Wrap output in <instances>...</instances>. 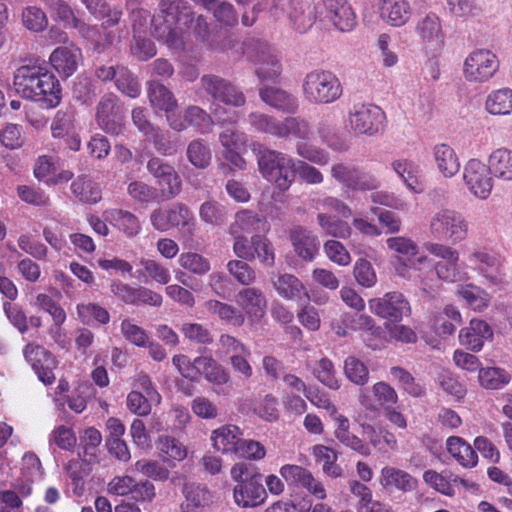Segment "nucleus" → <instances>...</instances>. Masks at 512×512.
<instances>
[{"label":"nucleus","mask_w":512,"mask_h":512,"mask_svg":"<svg viewBox=\"0 0 512 512\" xmlns=\"http://www.w3.org/2000/svg\"><path fill=\"white\" fill-rule=\"evenodd\" d=\"M189 22L193 24L195 34L206 39L209 25L202 15L195 19L183 0H162L159 11L151 19L152 34L169 47L179 49L183 46V27Z\"/></svg>","instance_id":"obj_1"},{"label":"nucleus","mask_w":512,"mask_h":512,"mask_svg":"<svg viewBox=\"0 0 512 512\" xmlns=\"http://www.w3.org/2000/svg\"><path fill=\"white\" fill-rule=\"evenodd\" d=\"M13 88L24 99L55 108L61 101V87L46 65L28 64L18 67L13 76Z\"/></svg>","instance_id":"obj_2"},{"label":"nucleus","mask_w":512,"mask_h":512,"mask_svg":"<svg viewBox=\"0 0 512 512\" xmlns=\"http://www.w3.org/2000/svg\"><path fill=\"white\" fill-rule=\"evenodd\" d=\"M252 151L257 157L259 171L279 189L287 190L294 181L296 160L287 154L253 143Z\"/></svg>","instance_id":"obj_3"},{"label":"nucleus","mask_w":512,"mask_h":512,"mask_svg":"<svg viewBox=\"0 0 512 512\" xmlns=\"http://www.w3.org/2000/svg\"><path fill=\"white\" fill-rule=\"evenodd\" d=\"M343 94L340 79L331 71L315 69L307 73L302 83V95L312 105L336 102Z\"/></svg>","instance_id":"obj_4"},{"label":"nucleus","mask_w":512,"mask_h":512,"mask_svg":"<svg viewBox=\"0 0 512 512\" xmlns=\"http://www.w3.org/2000/svg\"><path fill=\"white\" fill-rule=\"evenodd\" d=\"M248 122L257 132L286 139L290 136L296 139H310L312 134L309 122L301 117H286L282 120L261 112L248 115Z\"/></svg>","instance_id":"obj_5"},{"label":"nucleus","mask_w":512,"mask_h":512,"mask_svg":"<svg viewBox=\"0 0 512 512\" xmlns=\"http://www.w3.org/2000/svg\"><path fill=\"white\" fill-rule=\"evenodd\" d=\"M428 233L434 239L457 244L467 239L469 223L462 213L451 208H442L431 215Z\"/></svg>","instance_id":"obj_6"},{"label":"nucleus","mask_w":512,"mask_h":512,"mask_svg":"<svg viewBox=\"0 0 512 512\" xmlns=\"http://www.w3.org/2000/svg\"><path fill=\"white\" fill-rule=\"evenodd\" d=\"M150 222L153 228L160 232H167L176 228L184 239L194 236L196 220L193 212L183 203H175L167 208H156L150 213Z\"/></svg>","instance_id":"obj_7"},{"label":"nucleus","mask_w":512,"mask_h":512,"mask_svg":"<svg viewBox=\"0 0 512 512\" xmlns=\"http://www.w3.org/2000/svg\"><path fill=\"white\" fill-rule=\"evenodd\" d=\"M466 268H470L481 276L489 287L504 284L502 273L503 257L492 247L475 246L465 256Z\"/></svg>","instance_id":"obj_8"},{"label":"nucleus","mask_w":512,"mask_h":512,"mask_svg":"<svg viewBox=\"0 0 512 512\" xmlns=\"http://www.w3.org/2000/svg\"><path fill=\"white\" fill-rule=\"evenodd\" d=\"M424 248L429 254L439 259L433 265L438 279L447 283L469 279L468 272L460 263V253L456 248L441 242H426Z\"/></svg>","instance_id":"obj_9"},{"label":"nucleus","mask_w":512,"mask_h":512,"mask_svg":"<svg viewBox=\"0 0 512 512\" xmlns=\"http://www.w3.org/2000/svg\"><path fill=\"white\" fill-rule=\"evenodd\" d=\"M500 67L497 55L489 49L472 50L463 61L464 79L471 84H484L496 75Z\"/></svg>","instance_id":"obj_10"},{"label":"nucleus","mask_w":512,"mask_h":512,"mask_svg":"<svg viewBox=\"0 0 512 512\" xmlns=\"http://www.w3.org/2000/svg\"><path fill=\"white\" fill-rule=\"evenodd\" d=\"M332 178L351 191H370L380 187V180L371 172L349 162H338L331 166Z\"/></svg>","instance_id":"obj_11"},{"label":"nucleus","mask_w":512,"mask_h":512,"mask_svg":"<svg viewBox=\"0 0 512 512\" xmlns=\"http://www.w3.org/2000/svg\"><path fill=\"white\" fill-rule=\"evenodd\" d=\"M385 114L382 109L369 102H355L349 109L348 123L355 133L372 136L382 128Z\"/></svg>","instance_id":"obj_12"},{"label":"nucleus","mask_w":512,"mask_h":512,"mask_svg":"<svg viewBox=\"0 0 512 512\" xmlns=\"http://www.w3.org/2000/svg\"><path fill=\"white\" fill-rule=\"evenodd\" d=\"M273 9L284 12L293 29L299 33L307 32L317 19L314 0H276Z\"/></svg>","instance_id":"obj_13"},{"label":"nucleus","mask_w":512,"mask_h":512,"mask_svg":"<svg viewBox=\"0 0 512 512\" xmlns=\"http://www.w3.org/2000/svg\"><path fill=\"white\" fill-rule=\"evenodd\" d=\"M201 90L214 100L229 106L240 107L246 102L244 93L228 80L217 75H204L200 80Z\"/></svg>","instance_id":"obj_14"},{"label":"nucleus","mask_w":512,"mask_h":512,"mask_svg":"<svg viewBox=\"0 0 512 512\" xmlns=\"http://www.w3.org/2000/svg\"><path fill=\"white\" fill-rule=\"evenodd\" d=\"M463 181L468 191L480 200L487 199L493 189V178L487 166L478 159H470L463 167Z\"/></svg>","instance_id":"obj_15"},{"label":"nucleus","mask_w":512,"mask_h":512,"mask_svg":"<svg viewBox=\"0 0 512 512\" xmlns=\"http://www.w3.org/2000/svg\"><path fill=\"white\" fill-rule=\"evenodd\" d=\"M414 32L427 49L440 51L445 45L442 21L435 12L430 11L420 16L415 23Z\"/></svg>","instance_id":"obj_16"},{"label":"nucleus","mask_w":512,"mask_h":512,"mask_svg":"<svg viewBox=\"0 0 512 512\" xmlns=\"http://www.w3.org/2000/svg\"><path fill=\"white\" fill-rule=\"evenodd\" d=\"M147 170L156 179L165 199L170 200L180 194L182 181L172 165L153 157L147 162Z\"/></svg>","instance_id":"obj_17"},{"label":"nucleus","mask_w":512,"mask_h":512,"mask_svg":"<svg viewBox=\"0 0 512 512\" xmlns=\"http://www.w3.org/2000/svg\"><path fill=\"white\" fill-rule=\"evenodd\" d=\"M369 309L372 313L390 321L398 322L403 316L410 313V305L399 292L386 293L381 298L369 300Z\"/></svg>","instance_id":"obj_18"},{"label":"nucleus","mask_w":512,"mask_h":512,"mask_svg":"<svg viewBox=\"0 0 512 512\" xmlns=\"http://www.w3.org/2000/svg\"><path fill=\"white\" fill-rule=\"evenodd\" d=\"M235 302L250 323L260 322L267 311V299L263 291L255 287H247L238 291Z\"/></svg>","instance_id":"obj_19"},{"label":"nucleus","mask_w":512,"mask_h":512,"mask_svg":"<svg viewBox=\"0 0 512 512\" xmlns=\"http://www.w3.org/2000/svg\"><path fill=\"white\" fill-rule=\"evenodd\" d=\"M321 14L339 31L350 32L357 24L356 14L348 0H322Z\"/></svg>","instance_id":"obj_20"},{"label":"nucleus","mask_w":512,"mask_h":512,"mask_svg":"<svg viewBox=\"0 0 512 512\" xmlns=\"http://www.w3.org/2000/svg\"><path fill=\"white\" fill-rule=\"evenodd\" d=\"M250 58L256 66V74L262 81H273L282 71L281 63L274 49L267 43H258Z\"/></svg>","instance_id":"obj_21"},{"label":"nucleus","mask_w":512,"mask_h":512,"mask_svg":"<svg viewBox=\"0 0 512 512\" xmlns=\"http://www.w3.org/2000/svg\"><path fill=\"white\" fill-rule=\"evenodd\" d=\"M23 354L42 383L50 385L54 382L55 375L53 373V367L55 361L44 347L36 344H28L24 348Z\"/></svg>","instance_id":"obj_22"},{"label":"nucleus","mask_w":512,"mask_h":512,"mask_svg":"<svg viewBox=\"0 0 512 512\" xmlns=\"http://www.w3.org/2000/svg\"><path fill=\"white\" fill-rule=\"evenodd\" d=\"M493 330L483 319L473 318L468 326L459 331L458 339L462 346L467 349L479 352L486 341L492 340Z\"/></svg>","instance_id":"obj_23"},{"label":"nucleus","mask_w":512,"mask_h":512,"mask_svg":"<svg viewBox=\"0 0 512 512\" xmlns=\"http://www.w3.org/2000/svg\"><path fill=\"white\" fill-rule=\"evenodd\" d=\"M196 368L199 370V376L202 375L220 394L227 393L226 388H230L231 377L227 370L211 356L196 357Z\"/></svg>","instance_id":"obj_24"},{"label":"nucleus","mask_w":512,"mask_h":512,"mask_svg":"<svg viewBox=\"0 0 512 512\" xmlns=\"http://www.w3.org/2000/svg\"><path fill=\"white\" fill-rule=\"evenodd\" d=\"M378 10L381 20L394 28L405 26L412 16L409 0H379Z\"/></svg>","instance_id":"obj_25"},{"label":"nucleus","mask_w":512,"mask_h":512,"mask_svg":"<svg viewBox=\"0 0 512 512\" xmlns=\"http://www.w3.org/2000/svg\"><path fill=\"white\" fill-rule=\"evenodd\" d=\"M117 96L104 95L97 105L96 120L99 127L107 133L118 135L122 130L118 115Z\"/></svg>","instance_id":"obj_26"},{"label":"nucleus","mask_w":512,"mask_h":512,"mask_svg":"<svg viewBox=\"0 0 512 512\" xmlns=\"http://www.w3.org/2000/svg\"><path fill=\"white\" fill-rule=\"evenodd\" d=\"M262 476L237 484L233 490L235 503L240 507H256L267 499V490L261 484Z\"/></svg>","instance_id":"obj_27"},{"label":"nucleus","mask_w":512,"mask_h":512,"mask_svg":"<svg viewBox=\"0 0 512 512\" xmlns=\"http://www.w3.org/2000/svg\"><path fill=\"white\" fill-rule=\"evenodd\" d=\"M241 440V429L232 424L222 425L214 429L210 436L212 447L221 454H236Z\"/></svg>","instance_id":"obj_28"},{"label":"nucleus","mask_w":512,"mask_h":512,"mask_svg":"<svg viewBox=\"0 0 512 512\" xmlns=\"http://www.w3.org/2000/svg\"><path fill=\"white\" fill-rule=\"evenodd\" d=\"M455 295L464 306L478 313L484 312L492 300L490 293L474 283L458 285Z\"/></svg>","instance_id":"obj_29"},{"label":"nucleus","mask_w":512,"mask_h":512,"mask_svg":"<svg viewBox=\"0 0 512 512\" xmlns=\"http://www.w3.org/2000/svg\"><path fill=\"white\" fill-rule=\"evenodd\" d=\"M432 156L437 171L446 179L453 178L461 168V162L456 151L446 143L436 144Z\"/></svg>","instance_id":"obj_30"},{"label":"nucleus","mask_w":512,"mask_h":512,"mask_svg":"<svg viewBox=\"0 0 512 512\" xmlns=\"http://www.w3.org/2000/svg\"><path fill=\"white\" fill-rule=\"evenodd\" d=\"M390 166L409 191L415 194L424 192L421 169L418 164L408 159H396Z\"/></svg>","instance_id":"obj_31"},{"label":"nucleus","mask_w":512,"mask_h":512,"mask_svg":"<svg viewBox=\"0 0 512 512\" xmlns=\"http://www.w3.org/2000/svg\"><path fill=\"white\" fill-rule=\"evenodd\" d=\"M290 239L295 253L306 261H312L319 250V239L304 227H294L290 232Z\"/></svg>","instance_id":"obj_32"},{"label":"nucleus","mask_w":512,"mask_h":512,"mask_svg":"<svg viewBox=\"0 0 512 512\" xmlns=\"http://www.w3.org/2000/svg\"><path fill=\"white\" fill-rule=\"evenodd\" d=\"M80 59L81 51L73 45L56 48L49 58L54 69L64 77H69L75 73Z\"/></svg>","instance_id":"obj_33"},{"label":"nucleus","mask_w":512,"mask_h":512,"mask_svg":"<svg viewBox=\"0 0 512 512\" xmlns=\"http://www.w3.org/2000/svg\"><path fill=\"white\" fill-rule=\"evenodd\" d=\"M379 482L384 489L394 488L402 492L413 491L418 485L417 479L411 474L392 466L381 469Z\"/></svg>","instance_id":"obj_34"},{"label":"nucleus","mask_w":512,"mask_h":512,"mask_svg":"<svg viewBox=\"0 0 512 512\" xmlns=\"http://www.w3.org/2000/svg\"><path fill=\"white\" fill-rule=\"evenodd\" d=\"M103 218L129 238L135 237L141 231L138 217L128 210L107 209L103 212Z\"/></svg>","instance_id":"obj_35"},{"label":"nucleus","mask_w":512,"mask_h":512,"mask_svg":"<svg viewBox=\"0 0 512 512\" xmlns=\"http://www.w3.org/2000/svg\"><path fill=\"white\" fill-rule=\"evenodd\" d=\"M333 421L336 424L334 436L341 444L363 456L371 454L370 446L350 431V422L346 416L341 414Z\"/></svg>","instance_id":"obj_36"},{"label":"nucleus","mask_w":512,"mask_h":512,"mask_svg":"<svg viewBox=\"0 0 512 512\" xmlns=\"http://www.w3.org/2000/svg\"><path fill=\"white\" fill-rule=\"evenodd\" d=\"M267 230V221L256 212L243 209L235 214L234 222L230 225L231 235L254 234Z\"/></svg>","instance_id":"obj_37"},{"label":"nucleus","mask_w":512,"mask_h":512,"mask_svg":"<svg viewBox=\"0 0 512 512\" xmlns=\"http://www.w3.org/2000/svg\"><path fill=\"white\" fill-rule=\"evenodd\" d=\"M487 168L491 175L501 181H512V150L501 147L488 157Z\"/></svg>","instance_id":"obj_38"},{"label":"nucleus","mask_w":512,"mask_h":512,"mask_svg":"<svg viewBox=\"0 0 512 512\" xmlns=\"http://www.w3.org/2000/svg\"><path fill=\"white\" fill-rule=\"evenodd\" d=\"M260 98L267 105L287 113H294L298 109V100L292 94L274 87L260 89Z\"/></svg>","instance_id":"obj_39"},{"label":"nucleus","mask_w":512,"mask_h":512,"mask_svg":"<svg viewBox=\"0 0 512 512\" xmlns=\"http://www.w3.org/2000/svg\"><path fill=\"white\" fill-rule=\"evenodd\" d=\"M448 453L464 468H473L478 463V455L473 447L458 436H450L446 440Z\"/></svg>","instance_id":"obj_40"},{"label":"nucleus","mask_w":512,"mask_h":512,"mask_svg":"<svg viewBox=\"0 0 512 512\" xmlns=\"http://www.w3.org/2000/svg\"><path fill=\"white\" fill-rule=\"evenodd\" d=\"M147 96L150 106L155 110L169 113L177 107V100L173 93L160 82H147Z\"/></svg>","instance_id":"obj_41"},{"label":"nucleus","mask_w":512,"mask_h":512,"mask_svg":"<svg viewBox=\"0 0 512 512\" xmlns=\"http://www.w3.org/2000/svg\"><path fill=\"white\" fill-rule=\"evenodd\" d=\"M273 287L279 296L298 301L302 296L309 298V294L302 281L293 274L284 273L274 281Z\"/></svg>","instance_id":"obj_42"},{"label":"nucleus","mask_w":512,"mask_h":512,"mask_svg":"<svg viewBox=\"0 0 512 512\" xmlns=\"http://www.w3.org/2000/svg\"><path fill=\"white\" fill-rule=\"evenodd\" d=\"M184 495L185 500L181 504L182 512H202L212 502V495L204 486H186Z\"/></svg>","instance_id":"obj_43"},{"label":"nucleus","mask_w":512,"mask_h":512,"mask_svg":"<svg viewBox=\"0 0 512 512\" xmlns=\"http://www.w3.org/2000/svg\"><path fill=\"white\" fill-rule=\"evenodd\" d=\"M485 109L491 115H510L512 113V89L505 87L490 92L485 101Z\"/></svg>","instance_id":"obj_44"},{"label":"nucleus","mask_w":512,"mask_h":512,"mask_svg":"<svg viewBox=\"0 0 512 512\" xmlns=\"http://www.w3.org/2000/svg\"><path fill=\"white\" fill-rule=\"evenodd\" d=\"M205 309L213 315H216L223 322L234 327H240L244 324V315L236 307L218 300H208L204 303Z\"/></svg>","instance_id":"obj_45"},{"label":"nucleus","mask_w":512,"mask_h":512,"mask_svg":"<svg viewBox=\"0 0 512 512\" xmlns=\"http://www.w3.org/2000/svg\"><path fill=\"white\" fill-rule=\"evenodd\" d=\"M312 455L316 462L322 464L323 473L332 478L341 477L342 468L336 463L338 454L332 448L317 444L312 447Z\"/></svg>","instance_id":"obj_46"},{"label":"nucleus","mask_w":512,"mask_h":512,"mask_svg":"<svg viewBox=\"0 0 512 512\" xmlns=\"http://www.w3.org/2000/svg\"><path fill=\"white\" fill-rule=\"evenodd\" d=\"M46 4L60 20L74 28H77L85 37H92L94 29L87 27L83 22L75 18L72 9L65 1L46 0Z\"/></svg>","instance_id":"obj_47"},{"label":"nucleus","mask_w":512,"mask_h":512,"mask_svg":"<svg viewBox=\"0 0 512 512\" xmlns=\"http://www.w3.org/2000/svg\"><path fill=\"white\" fill-rule=\"evenodd\" d=\"M423 480L439 493L451 497L455 494L453 483H457L458 476L446 471L438 473L435 470H427L423 474Z\"/></svg>","instance_id":"obj_48"},{"label":"nucleus","mask_w":512,"mask_h":512,"mask_svg":"<svg viewBox=\"0 0 512 512\" xmlns=\"http://www.w3.org/2000/svg\"><path fill=\"white\" fill-rule=\"evenodd\" d=\"M317 222L323 232L328 236L347 239L352 234V229L348 222L337 219L326 212H320L317 215Z\"/></svg>","instance_id":"obj_49"},{"label":"nucleus","mask_w":512,"mask_h":512,"mask_svg":"<svg viewBox=\"0 0 512 512\" xmlns=\"http://www.w3.org/2000/svg\"><path fill=\"white\" fill-rule=\"evenodd\" d=\"M72 193L82 202L95 204L101 199L99 185L87 177H79L71 184Z\"/></svg>","instance_id":"obj_50"},{"label":"nucleus","mask_w":512,"mask_h":512,"mask_svg":"<svg viewBox=\"0 0 512 512\" xmlns=\"http://www.w3.org/2000/svg\"><path fill=\"white\" fill-rule=\"evenodd\" d=\"M478 379L483 388L497 390L510 382L511 375L503 368L487 367L479 370Z\"/></svg>","instance_id":"obj_51"},{"label":"nucleus","mask_w":512,"mask_h":512,"mask_svg":"<svg viewBox=\"0 0 512 512\" xmlns=\"http://www.w3.org/2000/svg\"><path fill=\"white\" fill-rule=\"evenodd\" d=\"M76 310L79 320L86 325H92L94 322L104 325L110 321L108 310L97 303H80Z\"/></svg>","instance_id":"obj_52"},{"label":"nucleus","mask_w":512,"mask_h":512,"mask_svg":"<svg viewBox=\"0 0 512 512\" xmlns=\"http://www.w3.org/2000/svg\"><path fill=\"white\" fill-rule=\"evenodd\" d=\"M178 263L184 270L197 276H203L211 270L210 260L196 252L181 253Z\"/></svg>","instance_id":"obj_53"},{"label":"nucleus","mask_w":512,"mask_h":512,"mask_svg":"<svg viewBox=\"0 0 512 512\" xmlns=\"http://www.w3.org/2000/svg\"><path fill=\"white\" fill-rule=\"evenodd\" d=\"M158 450L169 460L182 461L187 457V448L175 437L161 435L156 441Z\"/></svg>","instance_id":"obj_54"},{"label":"nucleus","mask_w":512,"mask_h":512,"mask_svg":"<svg viewBox=\"0 0 512 512\" xmlns=\"http://www.w3.org/2000/svg\"><path fill=\"white\" fill-rule=\"evenodd\" d=\"M377 57L384 68H391L399 62V56L392 45V38L387 33H382L376 41Z\"/></svg>","instance_id":"obj_55"},{"label":"nucleus","mask_w":512,"mask_h":512,"mask_svg":"<svg viewBox=\"0 0 512 512\" xmlns=\"http://www.w3.org/2000/svg\"><path fill=\"white\" fill-rule=\"evenodd\" d=\"M184 118L187 121V127L193 126L200 133H208L213 127L211 116L199 106H188L184 111Z\"/></svg>","instance_id":"obj_56"},{"label":"nucleus","mask_w":512,"mask_h":512,"mask_svg":"<svg viewBox=\"0 0 512 512\" xmlns=\"http://www.w3.org/2000/svg\"><path fill=\"white\" fill-rule=\"evenodd\" d=\"M187 158L196 168L204 169L211 162V150L203 141L193 140L187 147Z\"/></svg>","instance_id":"obj_57"},{"label":"nucleus","mask_w":512,"mask_h":512,"mask_svg":"<svg viewBox=\"0 0 512 512\" xmlns=\"http://www.w3.org/2000/svg\"><path fill=\"white\" fill-rule=\"evenodd\" d=\"M344 373L354 384L363 386L369 381V370L366 365L354 356H349L344 362Z\"/></svg>","instance_id":"obj_58"},{"label":"nucleus","mask_w":512,"mask_h":512,"mask_svg":"<svg viewBox=\"0 0 512 512\" xmlns=\"http://www.w3.org/2000/svg\"><path fill=\"white\" fill-rule=\"evenodd\" d=\"M200 219L210 225L219 226L225 222L226 210L216 201H205L199 208Z\"/></svg>","instance_id":"obj_59"},{"label":"nucleus","mask_w":512,"mask_h":512,"mask_svg":"<svg viewBox=\"0 0 512 512\" xmlns=\"http://www.w3.org/2000/svg\"><path fill=\"white\" fill-rule=\"evenodd\" d=\"M75 113L72 109L58 110L51 124L52 135L61 138L74 130Z\"/></svg>","instance_id":"obj_60"},{"label":"nucleus","mask_w":512,"mask_h":512,"mask_svg":"<svg viewBox=\"0 0 512 512\" xmlns=\"http://www.w3.org/2000/svg\"><path fill=\"white\" fill-rule=\"evenodd\" d=\"M390 375L409 395L420 397L424 394V388L417 383L414 377L405 369L394 366L390 368Z\"/></svg>","instance_id":"obj_61"},{"label":"nucleus","mask_w":512,"mask_h":512,"mask_svg":"<svg viewBox=\"0 0 512 512\" xmlns=\"http://www.w3.org/2000/svg\"><path fill=\"white\" fill-rule=\"evenodd\" d=\"M115 84L121 93L130 98H137L141 93V86L137 78L125 67H118Z\"/></svg>","instance_id":"obj_62"},{"label":"nucleus","mask_w":512,"mask_h":512,"mask_svg":"<svg viewBox=\"0 0 512 512\" xmlns=\"http://www.w3.org/2000/svg\"><path fill=\"white\" fill-rule=\"evenodd\" d=\"M120 330L123 337L135 346L146 347L149 344L148 333L129 318L122 320Z\"/></svg>","instance_id":"obj_63"},{"label":"nucleus","mask_w":512,"mask_h":512,"mask_svg":"<svg viewBox=\"0 0 512 512\" xmlns=\"http://www.w3.org/2000/svg\"><path fill=\"white\" fill-rule=\"evenodd\" d=\"M181 333L186 339L197 344H211L213 336L208 328L195 322H184L180 327Z\"/></svg>","instance_id":"obj_64"}]
</instances>
